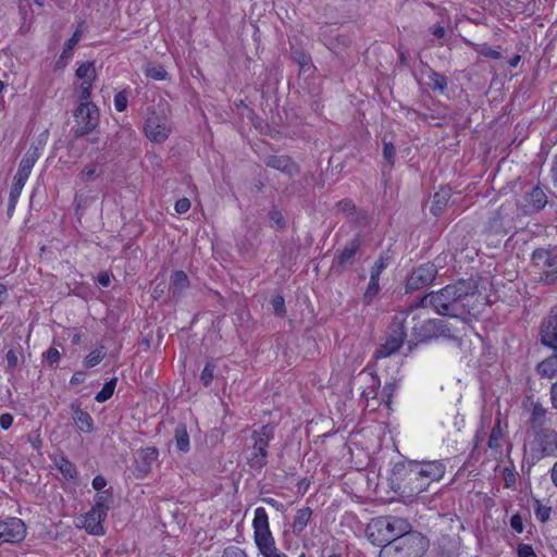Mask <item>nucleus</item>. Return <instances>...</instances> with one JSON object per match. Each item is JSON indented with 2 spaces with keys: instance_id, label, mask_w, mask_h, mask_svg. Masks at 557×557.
<instances>
[{
  "instance_id": "603ef678",
  "label": "nucleus",
  "mask_w": 557,
  "mask_h": 557,
  "mask_svg": "<svg viewBox=\"0 0 557 557\" xmlns=\"http://www.w3.org/2000/svg\"><path fill=\"white\" fill-rule=\"evenodd\" d=\"M86 375H87V374H86V372H84V371H76V372L72 375L70 383H71L72 385H78V384H82V383L85 381Z\"/></svg>"
},
{
  "instance_id": "72a5a7b5",
  "label": "nucleus",
  "mask_w": 557,
  "mask_h": 557,
  "mask_svg": "<svg viewBox=\"0 0 557 557\" xmlns=\"http://www.w3.org/2000/svg\"><path fill=\"white\" fill-rule=\"evenodd\" d=\"M534 513L539 521L546 522L549 520L552 509L548 506L543 505L539 499H534Z\"/></svg>"
},
{
  "instance_id": "58836bf2",
  "label": "nucleus",
  "mask_w": 557,
  "mask_h": 557,
  "mask_svg": "<svg viewBox=\"0 0 557 557\" xmlns=\"http://www.w3.org/2000/svg\"><path fill=\"white\" fill-rule=\"evenodd\" d=\"M214 364L211 362H208L200 375V380L205 386H209L214 377Z\"/></svg>"
},
{
  "instance_id": "bb28decb",
  "label": "nucleus",
  "mask_w": 557,
  "mask_h": 557,
  "mask_svg": "<svg viewBox=\"0 0 557 557\" xmlns=\"http://www.w3.org/2000/svg\"><path fill=\"white\" fill-rule=\"evenodd\" d=\"M405 333L401 326L394 329L387 336L383 348H400L404 344Z\"/></svg>"
},
{
  "instance_id": "20e7f679",
  "label": "nucleus",
  "mask_w": 557,
  "mask_h": 557,
  "mask_svg": "<svg viewBox=\"0 0 557 557\" xmlns=\"http://www.w3.org/2000/svg\"><path fill=\"white\" fill-rule=\"evenodd\" d=\"M252 529L255 543L262 556L287 557V555L281 553L275 545L274 537L270 530L269 516L263 507L255 509Z\"/></svg>"
},
{
  "instance_id": "6e6d98bb",
  "label": "nucleus",
  "mask_w": 557,
  "mask_h": 557,
  "mask_svg": "<svg viewBox=\"0 0 557 557\" xmlns=\"http://www.w3.org/2000/svg\"><path fill=\"white\" fill-rule=\"evenodd\" d=\"M262 503L275 508L276 510L281 511L283 509V504H281L280 502H277L276 499L274 498H271V497H264L261 499Z\"/></svg>"
},
{
  "instance_id": "bf43d9fd",
  "label": "nucleus",
  "mask_w": 557,
  "mask_h": 557,
  "mask_svg": "<svg viewBox=\"0 0 557 557\" xmlns=\"http://www.w3.org/2000/svg\"><path fill=\"white\" fill-rule=\"evenodd\" d=\"M383 153H384V157L385 159H387L388 161H391V159L393 158L394 153H395V148L392 144L389 143H386L384 145V150H383Z\"/></svg>"
},
{
  "instance_id": "052dcab7",
  "label": "nucleus",
  "mask_w": 557,
  "mask_h": 557,
  "mask_svg": "<svg viewBox=\"0 0 557 557\" xmlns=\"http://www.w3.org/2000/svg\"><path fill=\"white\" fill-rule=\"evenodd\" d=\"M99 285L107 287L110 284V275L108 273H100L97 278Z\"/></svg>"
},
{
  "instance_id": "c9c22d12",
  "label": "nucleus",
  "mask_w": 557,
  "mask_h": 557,
  "mask_svg": "<svg viewBox=\"0 0 557 557\" xmlns=\"http://www.w3.org/2000/svg\"><path fill=\"white\" fill-rule=\"evenodd\" d=\"M386 268H387V258L381 256L380 258H377L375 260L373 267L371 268L370 277L380 280L381 274L383 273V271Z\"/></svg>"
},
{
  "instance_id": "79ce46f5",
  "label": "nucleus",
  "mask_w": 557,
  "mask_h": 557,
  "mask_svg": "<svg viewBox=\"0 0 557 557\" xmlns=\"http://www.w3.org/2000/svg\"><path fill=\"white\" fill-rule=\"evenodd\" d=\"M103 355L100 354V350H92L85 359V366L88 368L97 366L102 359Z\"/></svg>"
},
{
  "instance_id": "774afa93",
  "label": "nucleus",
  "mask_w": 557,
  "mask_h": 557,
  "mask_svg": "<svg viewBox=\"0 0 557 557\" xmlns=\"http://www.w3.org/2000/svg\"><path fill=\"white\" fill-rule=\"evenodd\" d=\"M554 172H555L554 181H555V184L557 185V170L554 169Z\"/></svg>"
},
{
  "instance_id": "4468645a",
  "label": "nucleus",
  "mask_w": 557,
  "mask_h": 557,
  "mask_svg": "<svg viewBox=\"0 0 557 557\" xmlns=\"http://www.w3.org/2000/svg\"><path fill=\"white\" fill-rule=\"evenodd\" d=\"M541 343L546 348H557V317H547L541 327Z\"/></svg>"
},
{
  "instance_id": "13d9d810",
  "label": "nucleus",
  "mask_w": 557,
  "mask_h": 557,
  "mask_svg": "<svg viewBox=\"0 0 557 557\" xmlns=\"http://www.w3.org/2000/svg\"><path fill=\"white\" fill-rule=\"evenodd\" d=\"M96 173V166L95 165H86L82 171V176L85 180H89Z\"/></svg>"
},
{
  "instance_id": "0e129e2a",
  "label": "nucleus",
  "mask_w": 557,
  "mask_h": 557,
  "mask_svg": "<svg viewBox=\"0 0 557 557\" xmlns=\"http://www.w3.org/2000/svg\"><path fill=\"white\" fill-rule=\"evenodd\" d=\"M520 60H521L520 55H518V54H517V55H515L513 58H511V59L509 60L508 64H509V66H510L511 69H515V67H517V66H518V64H519Z\"/></svg>"
},
{
  "instance_id": "f704fd0d",
  "label": "nucleus",
  "mask_w": 557,
  "mask_h": 557,
  "mask_svg": "<svg viewBox=\"0 0 557 557\" xmlns=\"http://www.w3.org/2000/svg\"><path fill=\"white\" fill-rule=\"evenodd\" d=\"M503 437V431L500 426V420L498 419L495 425L492 429L490 438H488V446L491 448H498L500 446V440Z\"/></svg>"
},
{
  "instance_id": "37998d69",
  "label": "nucleus",
  "mask_w": 557,
  "mask_h": 557,
  "mask_svg": "<svg viewBox=\"0 0 557 557\" xmlns=\"http://www.w3.org/2000/svg\"><path fill=\"white\" fill-rule=\"evenodd\" d=\"M127 107V96L124 91H121L114 96V108L119 112H123Z\"/></svg>"
},
{
  "instance_id": "69168bd1",
  "label": "nucleus",
  "mask_w": 557,
  "mask_h": 557,
  "mask_svg": "<svg viewBox=\"0 0 557 557\" xmlns=\"http://www.w3.org/2000/svg\"><path fill=\"white\" fill-rule=\"evenodd\" d=\"M552 481L557 486V462L554 465L550 472Z\"/></svg>"
},
{
  "instance_id": "9b49d317",
  "label": "nucleus",
  "mask_w": 557,
  "mask_h": 557,
  "mask_svg": "<svg viewBox=\"0 0 557 557\" xmlns=\"http://www.w3.org/2000/svg\"><path fill=\"white\" fill-rule=\"evenodd\" d=\"M74 117L78 124L77 135H85L96 128L99 119L97 107L91 102H82L74 112Z\"/></svg>"
},
{
  "instance_id": "49530a36",
  "label": "nucleus",
  "mask_w": 557,
  "mask_h": 557,
  "mask_svg": "<svg viewBox=\"0 0 557 557\" xmlns=\"http://www.w3.org/2000/svg\"><path fill=\"white\" fill-rule=\"evenodd\" d=\"M222 557H247V555L242 548L230 546L224 549Z\"/></svg>"
},
{
  "instance_id": "e2e57ef3",
  "label": "nucleus",
  "mask_w": 557,
  "mask_h": 557,
  "mask_svg": "<svg viewBox=\"0 0 557 557\" xmlns=\"http://www.w3.org/2000/svg\"><path fill=\"white\" fill-rule=\"evenodd\" d=\"M431 30L436 38H442L445 35V28L441 25L433 26Z\"/></svg>"
},
{
  "instance_id": "2f4dec72",
  "label": "nucleus",
  "mask_w": 557,
  "mask_h": 557,
  "mask_svg": "<svg viewBox=\"0 0 557 557\" xmlns=\"http://www.w3.org/2000/svg\"><path fill=\"white\" fill-rule=\"evenodd\" d=\"M145 74L154 81H164L168 77L165 69L161 65H147Z\"/></svg>"
},
{
  "instance_id": "423d86ee",
  "label": "nucleus",
  "mask_w": 557,
  "mask_h": 557,
  "mask_svg": "<svg viewBox=\"0 0 557 557\" xmlns=\"http://www.w3.org/2000/svg\"><path fill=\"white\" fill-rule=\"evenodd\" d=\"M445 474V466L441 461L411 462V476L421 478L422 482L414 484L411 494L424 492L431 482L440 481Z\"/></svg>"
},
{
  "instance_id": "a19ab883",
  "label": "nucleus",
  "mask_w": 557,
  "mask_h": 557,
  "mask_svg": "<svg viewBox=\"0 0 557 557\" xmlns=\"http://www.w3.org/2000/svg\"><path fill=\"white\" fill-rule=\"evenodd\" d=\"M271 305L276 315L283 317L285 314V300L282 296L273 297Z\"/></svg>"
},
{
  "instance_id": "b1692460",
  "label": "nucleus",
  "mask_w": 557,
  "mask_h": 557,
  "mask_svg": "<svg viewBox=\"0 0 557 557\" xmlns=\"http://www.w3.org/2000/svg\"><path fill=\"white\" fill-rule=\"evenodd\" d=\"M537 372L542 376L552 377L557 374V354L552 355L550 357L543 360L537 366Z\"/></svg>"
},
{
  "instance_id": "4be33fe9",
  "label": "nucleus",
  "mask_w": 557,
  "mask_h": 557,
  "mask_svg": "<svg viewBox=\"0 0 557 557\" xmlns=\"http://www.w3.org/2000/svg\"><path fill=\"white\" fill-rule=\"evenodd\" d=\"M450 198V189L447 187L441 188L434 194L431 211L433 214L438 215L443 208L447 205Z\"/></svg>"
},
{
  "instance_id": "0eeeda50",
  "label": "nucleus",
  "mask_w": 557,
  "mask_h": 557,
  "mask_svg": "<svg viewBox=\"0 0 557 557\" xmlns=\"http://www.w3.org/2000/svg\"><path fill=\"white\" fill-rule=\"evenodd\" d=\"M37 149L28 150L20 162L18 170L14 175L12 187L9 196V208L14 209L22 194V190L32 173L34 165L39 159Z\"/></svg>"
},
{
  "instance_id": "680f3d73",
  "label": "nucleus",
  "mask_w": 557,
  "mask_h": 557,
  "mask_svg": "<svg viewBox=\"0 0 557 557\" xmlns=\"http://www.w3.org/2000/svg\"><path fill=\"white\" fill-rule=\"evenodd\" d=\"M550 398L553 407L557 409V381L553 384L550 388Z\"/></svg>"
},
{
  "instance_id": "3c124183",
  "label": "nucleus",
  "mask_w": 557,
  "mask_h": 557,
  "mask_svg": "<svg viewBox=\"0 0 557 557\" xmlns=\"http://www.w3.org/2000/svg\"><path fill=\"white\" fill-rule=\"evenodd\" d=\"M13 423V417L10 413H2L0 416V426L3 430H8Z\"/></svg>"
},
{
  "instance_id": "4d7b16f0",
  "label": "nucleus",
  "mask_w": 557,
  "mask_h": 557,
  "mask_svg": "<svg viewBox=\"0 0 557 557\" xmlns=\"http://www.w3.org/2000/svg\"><path fill=\"white\" fill-rule=\"evenodd\" d=\"M407 480H408V485H409V493L411 494V488L414 486V484L417 483H421L422 480L421 478L419 479H413L411 476V462H409V469H408V473H407Z\"/></svg>"
},
{
  "instance_id": "6e6552de",
  "label": "nucleus",
  "mask_w": 557,
  "mask_h": 557,
  "mask_svg": "<svg viewBox=\"0 0 557 557\" xmlns=\"http://www.w3.org/2000/svg\"><path fill=\"white\" fill-rule=\"evenodd\" d=\"M273 437L274 426L270 424L262 425L259 430L252 432L253 445L248 458L251 468L261 469L267 465L268 447Z\"/></svg>"
},
{
  "instance_id": "ea45409f",
  "label": "nucleus",
  "mask_w": 557,
  "mask_h": 557,
  "mask_svg": "<svg viewBox=\"0 0 557 557\" xmlns=\"http://www.w3.org/2000/svg\"><path fill=\"white\" fill-rule=\"evenodd\" d=\"M398 350H392V349H388V350H376V354L374 356V360H375V366L376 368H382L384 367L385 364V360L387 358H391L395 352H397Z\"/></svg>"
},
{
  "instance_id": "f8f14e48",
  "label": "nucleus",
  "mask_w": 557,
  "mask_h": 557,
  "mask_svg": "<svg viewBox=\"0 0 557 557\" xmlns=\"http://www.w3.org/2000/svg\"><path fill=\"white\" fill-rule=\"evenodd\" d=\"M75 76L79 82L76 86L79 98L87 100L91 95V88L97 77L95 62L88 61L81 63L76 70Z\"/></svg>"
},
{
  "instance_id": "de8ad7c7",
  "label": "nucleus",
  "mask_w": 557,
  "mask_h": 557,
  "mask_svg": "<svg viewBox=\"0 0 557 557\" xmlns=\"http://www.w3.org/2000/svg\"><path fill=\"white\" fill-rule=\"evenodd\" d=\"M175 211L180 214L186 213L190 209V201L187 198H181L175 202Z\"/></svg>"
},
{
  "instance_id": "6ab92c4d",
  "label": "nucleus",
  "mask_w": 557,
  "mask_h": 557,
  "mask_svg": "<svg viewBox=\"0 0 557 557\" xmlns=\"http://www.w3.org/2000/svg\"><path fill=\"white\" fill-rule=\"evenodd\" d=\"M311 517L312 509L310 507L299 508L294 516L292 532L297 536L300 535L310 522Z\"/></svg>"
},
{
  "instance_id": "864d4df0",
  "label": "nucleus",
  "mask_w": 557,
  "mask_h": 557,
  "mask_svg": "<svg viewBox=\"0 0 557 557\" xmlns=\"http://www.w3.org/2000/svg\"><path fill=\"white\" fill-rule=\"evenodd\" d=\"M107 485V480L102 475H96L92 480V487L100 492Z\"/></svg>"
},
{
  "instance_id": "39448f33",
  "label": "nucleus",
  "mask_w": 557,
  "mask_h": 557,
  "mask_svg": "<svg viewBox=\"0 0 557 557\" xmlns=\"http://www.w3.org/2000/svg\"><path fill=\"white\" fill-rule=\"evenodd\" d=\"M146 137L157 144L164 143L172 133V122L164 109L149 108L144 123Z\"/></svg>"
},
{
  "instance_id": "5701e85b",
  "label": "nucleus",
  "mask_w": 557,
  "mask_h": 557,
  "mask_svg": "<svg viewBox=\"0 0 557 557\" xmlns=\"http://www.w3.org/2000/svg\"><path fill=\"white\" fill-rule=\"evenodd\" d=\"M174 437L180 451L186 453L189 450V435L185 424L180 423L176 425Z\"/></svg>"
},
{
  "instance_id": "a18cd8bd",
  "label": "nucleus",
  "mask_w": 557,
  "mask_h": 557,
  "mask_svg": "<svg viewBox=\"0 0 557 557\" xmlns=\"http://www.w3.org/2000/svg\"><path fill=\"white\" fill-rule=\"evenodd\" d=\"M517 554L518 557H536L533 547L529 544H520Z\"/></svg>"
},
{
  "instance_id": "5fc2aeb1",
  "label": "nucleus",
  "mask_w": 557,
  "mask_h": 557,
  "mask_svg": "<svg viewBox=\"0 0 557 557\" xmlns=\"http://www.w3.org/2000/svg\"><path fill=\"white\" fill-rule=\"evenodd\" d=\"M47 361L52 366L54 363H58L60 360V352L59 350H48V352L45 355Z\"/></svg>"
},
{
  "instance_id": "cd10ccee",
  "label": "nucleus",
  "mask_w": 557,
  "mask_h": 557,
  "mask_svg": "<svg viewBox=\"0 0 557 557\" xmlns=\"http://www.w3.org/2000/svg\"><path fill=\"white\" fill-rule=\"evenodd\" d=\"M357 249L358 244L355 240L348 243L338 255V263L343 267L350 263L357 252Z\"/></svg>"
},
{
  "instance_id": "09e8293b",
  "label": "nucleus",
  "mask_w": 557,
  "mask_h": 557,
  "mask_svg": "<svg viewBox=\"0 0 557 557\" xmlns=\"http://www.w3.org/2000/svg\"><path fill=\"white\" fill-rule=\"evenodd\" d=\"M510 527L512 530H515L517 533H521L523 531V520L522 517L519 513H516L510 519Z\"/></svg>"
},
{
  "instance_id": "c756f323",
  "label": "nucleus",
  "mask_w": 557,
  "mask_h": 557,
  "mask_svg": "<svg viewBox=\"0 0 557 557\" xmlns=\"http://www.w3.org/2000/svg\"><path fill=\"white\" fill-rule=\"evenodd\" d=\"M112 500V492L107 490L103 492H100L95 497V505L91 509H98L103 510L106 515L108 513V510L110 508V503Z\"/></svg>"
},
{
  "instance_id": "9d476101",
  "label": "nucleus",
  "mask_w": 557,
  "mask_h": 557,
  "mask_svg": "<svg viewBox=\"0 0 557 557\" xmlns=\"http://www.w3.org/2000/svg\"><path fill=\"white\" fill-rule=\"evenodd\" d=\"M532 262L542 272V278L550 284L557 280V256L540 248L533 251Z\"/></svg>"
},
{
  "instance_id": "e433bc0d",
  "label": "nucleus",
  "mask_w": 557,
  "mask_h": 557,
  "mask_svg": "<svg viewBox=\"0 0 557 557\" xmlns=\"http://www.w3.org/2000/svg\"><path fill=\"white\" fill-rule=\"evenodd\" d=\"M475 51L480 55L485 57V58H491V59H495V60H498L502 58V53L498 50L490 47L486 44L476 45Z\"/></svg>"
},
{
  "instance_id": "7c9ffc66",
  "label": "nucleus",
  "mask_w": 557,
  "mask_h": 557,
  "mask_svg": "<svg viewBox=\"0 0 557 557\" xmlns=\"http://www.w3.org/2000/svg\"><path fill=\"white\" fill-rule=\"evenodd\" d=\"M116 377L110 380L109 382H107L102 389L96 394V401L98 403H104L107 401L108 399H110L114 393V388H115V385H116Z\"/></svg>"
},
{
  "instance_id": "c03bdc74",
  "label": "nucleus",
  "mask_w": 557,
  "mask_h": 557,
  "mask_svg": "<svg viewBox=\"0 0 557 557\" xmlns=\"http://www.w3.org/2000/svg\"><path fill=\"white\" fill-rule=\"evenodd\" d=\"M21 356H22L21 350H8V354L5 357L8 368L14 369L17 366Z\"/></svg>"
},
{
  "instance_id": "473e14b6",
  "label": "nucleus",
  "mask_w": 557,
  "mask_h": 557,
  "mask_svg": "<svg viewBox=\"0 0 557 557\" xmlns=\"http://www.w3.org/2000/svg\"><path fill=\"white\" fill-rule=\"evenodd\" d=\"M379 292H380L379 280L370 277L367 289L363 294L364 302L370 304L375 298V296L379 294Z\"/></svg>"
},
{
  "instance_id": "ddd939ff",
  "label": "nucleus",
  "mask_w": 557,
  "mask_h": 557,
  "mask_svg": "<svg viewBox=\"0 0 557 557\" xmlns=\"http://www.w3.org/2000/svg\"><path fill=\"white\" fill-rule=\"evenodd\" d=\"M437 270L433 263H425L414 269L406 283V290L413 292L420 288H423L431 284L435 276Z\"/></svg>"
},
{
  "instance_id": "a211bd4d",
  "label": "nucleus",
  "mask_w": 557,
  "mask_h": 557,
  "mask_svg": "<svg viewBox=\"0 0 557 557\" xmlns=\"http://www.w3.org/2000/svg\"><path fill=\"white\" fill-rule=\"evenodd\" d=\"M530 406V432L546 428L544 424L547 421V409L539 401H531Z\"/></svg>"
},
{
  "instance_id": "393cba45",
  "label": "nucleus",
  "mask_w": 557,
  "mask_h": 557,
  "mask_svg": "<svg viewBox=\"0 0 557 557\" xmlns=\"http://www.w3.org/2000/svg\"><path fill=\"white\" fill-rule=\"evenodd\" d=\"M527 201L533 210L537 211L546 205V195L541 188L535 187L528 194Z\"/></svg>"
},
{
  "instance_id": "8fccbe9b",
  "label": "nucleus",
  "mask_w": 557,
  "mask_h": 557,
  "mask_svg": "<svg viewBox=\"0 0 557 557\" xmlns=\"http://www.w3.org/2000/svg\"><path fill=\"white\" fill-rule=\"evenodd\" d=\"M490 228L496 234L506 233L503 222L498 218H494L490 223Z\"/></svg>"
},
{
  "instance_id": "f03ea898",
  "label": "nucleus",
  "mask_w": 557,
  "mask_h": 557,
  "mask_svg": "<svg viewBox=\"0 0 557 557\" xmlns=\"http://www.w3.org/2000/svg\"><path fill=\"white\" fill-rule=\"evenodd\" d=\"M411 529L410 523L400 517L381 516L367 525V537L375 546H384Z\"/></svg>"
},
{
  "instance_id": "4c0bfd02",
  "label": "nucleus",
  "mask_w": 557,
  "mask_h": 557,
  "mask_svg": "<svg viewBox=\"0 0 557 557\" xmlns=\"http://www.w3.org/2000/svg\"><path fill=\"white\" fill-rule=\"evenodd\" d=\"M430 85L434 90L444 91L447 86L446 78L437 73H432Z\"/></svg>"
},
{
  "instance_id": "aec40b11",
  "label": "nucleus",
  "mask_w": 557,
  "mask_h": 557,
  "mask_svg": "<svg viewBox=\"0 0 557 557\" xmlns=\"http://www.w3.org/2000/svg\"><path fill=\"white\" fill-rule=\"evenodd\" d=\"M140 465L138 469L140 472L147 474L150 472L152 463L158 459L159 451L156 447H146L139 451Z\"/></svg>"
},
{
  "instance_id": "a878e982",
  "label": "nucleus",
  "mask_w": 557,
  "mask_h": 557,
  "mask_svg": "<svg viewBox=\"0 0 557 557\" xmlns=\"http://www.w3.org/2000/svg\"><path fill=\"white\" fill-rule=\"evenodd\" d=\"M171 285L175 295L183 293L189 286L186 273L184 271H175L171 276Z\"/></svg>"
},
{
  "instance_id": "c85d7f7f",
  "label": "nucleus",
  "mask_w": 557,
  "mask_h": 557,
  "mask_svg": "<svg viewBox=\"0 0 557 557\" xmlns=\"http://www.w3.org/2000/svg\"><path fill=\"white\" fill-rule=\"evenodd\" d=\"M57 468L65 479L73 480L77 476L76 467L66 458H60L57 461Z\"/></svg>"
},
{
  "instance_id": "2eb2a0df",
  "label": "nucleus",
  "mask_w": 557,
  "mask_h": 557,
  "mask_svg": "<svg viewBox=\"0 0 557 557\" xmlns=\"http://www.w3.org/2000/svg\"><path fill=\"white\" fill-rule=\"evenodd\" d=\"M107 515L103 510L90 509L84 518V528L85 530L92 535H102L104 534V529L102 522L104 521Z\"/></svg>"
},
{
  "instance_id": "7ed1b4c3",
  "label": "nucleus",
  "mask_w": 557,
  "mask_h": 557,
  "mask_svg": "<svg viewBox=\"0 0 557 557\" xmlns=\"http://www.w3.org/2000/svg\"><path fill=\"white\" fill-rule=\"evenodd\" d=\"M428 546L422 534L411 529L381 548L380 557H421Z\"/></svg>"
},
{
  "instance_id": "1a4fd4ad",
  "label": "nucleus",
  "mask_w": 557,
  "mask_h": 557,
  "mask_svg": "<svg viewBox=\"0 0 557 557\" xmlns=\"http://www.w3.org/2000/svg\"><path fill=\"white\" fill-rule=\"evenodd\" d=\"M532 440L529 442L530 451L533 458L541 459L552 456L557 450V432L550 428H543L531 432Z\"/></svg>"
},
{
  "instance_id": "338daca9",
  "label": "nucleus",
  "mask_w": 557,
  "mask_h": 557,
  "mask_svg": "<svg viewBox=\"0 0 557 557\" xmlns=\"http://www.w3.org/2000/svg\"><path fill=\"white\" fill-rule=\"evenodd\" d=\"M510 482L515 483V478L513 475L511 474V478L510 479H506V485L507 486H510Z\"/></svg>"
},
{
  "instance_id": "dca6fc26",
  "label": "nucleus",
  "mask_w": 557,
  "mask_h": 557,
  "mask_svg": "<svg viewBox=\"0 0 557 557\" xmlns=\"http://www.w3.org/2000/svg\"><path fill=\"white\" fill-rule=\"evenodd\" d=\"M85 32V27L83 24H79L72 37L66 41V44L63 47V50L57 61L58 67H65L69 63V61L73 58L74 48L78 44V41L82 38V35Z\"/></svg>"
},
{
  "instance_id": "412c9836",
  "label": "nucleus",
  "mask_w": 557,
  "mask_h": 557,
  "mask_svg": "<svg viewBox=\"0 0 557 557\" xmlns=\"http://www.w3.org/2000/svg\"><path fill=\"white\" fill-rule=\"evenodd\" d=\"M267 165L288 174H292L296 170L295 163L286 156L270 157L267 160Z\"/></svg>"
},
{
  "instance_id": "f257e3e1",
  "label": "nucleus",
  "mask_w": 557,
  "mask_h": 557,
  "mask_svg": "<svg viewBox=\"0 0 557 557\" xmlns=\"http://www.w3.org/2000/svg\"><path fill=\"white\" fill-rule=\"evenodd\" d=\"M476 286L469 281H458L440 289L438 292L431 293L421 299L423 307H432L438 314L448 315L455 319V323H449L443 320H429L428 326L432 330H438L443 336L453 337L457 339L458 336L451 334L450 331H466L467 322L465 321L466 314H471L473 307L472 300L478 298Z\"/></svg>"
},
{
  "instance_id": "f3484780",
  "label": "nucleus",
  "mask_w": 557,
  "mask_h": 557,
  "mask_svg": "<svg viewBox=\"0 0 557 557\" xmlns=\"http://www.w3.org/2000/svg\"><path fill=\"white\" fill-rule=\"evenodd\" d=\"M71 411L72 419L74 420L79 431L85 433H90L94 431V420L91 416L87 411H84L79 404H71Z\"/></svg>"
}]
</instances>
